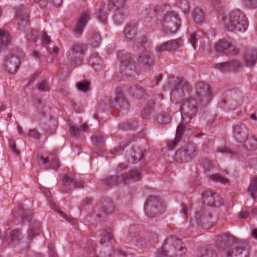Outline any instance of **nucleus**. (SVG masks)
Returning a JSON list of instances; mask_svg holds the SVG:
<instances>
[{"label":"nucleus","mask_w":257,"mask_h":257,"mask_svg":"<svg viewBox=\"0 0 257 257\" xmlns=\"http://www.w3.org/2000/svg\"><path fill=\"white\" fill-rule=\"evenodd\" d=\"M201 102L193 97H190L185 100L180 107L182 115V122L180 123L176 130V137L174 141L168 144V147L172 150L178 143L184 131L185 125L190 122L197 112L198 104Z\"/></svg>","instance_id":"1"},{"label":"nucleus","mask_w":257,"mask_h":257,"mask_svg":"<svg viewBox=\"0 0 257 257\" xmlns=\"http://www.w3.org/2000/svg\"><path fill=\"white\" fill-rule=\"evenodd\" d=\"M224 27L228 31L244 32L247 26L246 18L238 10H232L223 18Z\"/></svg>","instance_id":"2"},{"label":"nucleus","mask_w":257,"mask_h":257,"mask_svg":"<svg viewBox=\"0 0 257 257\" xmlns=\"http://www.w3.org/2000/svg\"><path fill=\"white\" fill-rule=\"evenodd\" d=\"M141 174L138 171L131 170L123 174L121 177L116 176H108L104 179V183L106 186L117 185L122 182L125 184L131 183L141 179Z\"/></svg>","instance_id":"3"},{"label":"nucleus","mask_w":257,"mask_h":257,"mask_svg":"<svg viewBox=\"0 0 257 257\" xmlns=\"http://www.w3.org/2000/svg\"><path fill=\"white\" fill-rule=\"evenodd\" d=\"M145 210L147 215L153 217L164 212L165 206L160 198L157 196L149 197L145 204Z\"/></svg>","instance_id":"4"},{"label":"nucleus","mask_w":257,"mask_h":257,"mask_svg":"<svg viewBox=\"0 0 257 257\" xmlns=\"http://www.w3.org/2000/svg\"><path fill=\"white\" fill-rule=\"evenodd\" d=\"M163 31L167 35L174 34L180 26L178 15L174 12L167 13L162 22Z\"/></svg>","instance_id":"5"},{"label":"nucleus","mask_w":257,"mask_h":257,"mask_svg":"<svg viewBox=\"0 0 257 257\" xmlns=\"http://www.w3.org/2000/svg\"><path fill=\"white\" fill-rule=\"evenodd\" d=\"M215 51L226 54L235 55L239 52V49L233 45L231 39H223L218 41L214 45Z\"/></svg>","instance_id":"6"},{"label":"nucleus","mask_w":257,"mask_h":257,"mask_svg":"<svg viewBox=\"0 0 257 257\" xmlns=\"http://www.w3.org/2000/svg\"><path fill=\"white\" fill-rule=\"evenodd\" d=\"M22 56L23 53L21 51H13L8 55L5 66L10 74H13L17 72Z\"/></svg>","instance_id":"7"},{"label":"nucleus","mask_w":257,"mask_h":257,"mask_svg":"<svg viewBox=\"0 0 257 257\" xmlns=\"http://www.w3.org/2000/svg\"><path fill=\"white\" fill-rule=\"evenodd\" d=\"M86 50V47L83 44H75L67 52V57L68 60L74 63L81 61Z\"/></svg>","instance_id":"8"},{"label":"nucleus","mask_w":257,"mask_h":257,"mask_svg":"<svg viewBox=\"0 0 257 257\" xmlns=\"http://www.w3.org/2000/svg\"><path fill=\"white\" fill-rule=\"evenodd\" d=\"M195 92V98L201 102L208 100L211 94L209 85L202 82H198L196 84Z\"/></svg>","instance_id":"9"},{"label":"nucleus","mask_w":257,"mask_h":257,"mask_svg":"<svg viewBox=\"0 0 257 257\" xmlns=\"http://www.w3.org/2000/svg\"><path fill=\"white\" fill-rule=\"evenodd\" d=\"M183 45V40L181 38L169 41L159 46L156 48L157 52L160 53L165 51L176 50Z\"/></svg>","instance_id":"10"},{"label":"nucleus","mask_w":257,"mask_h":257,"mask_svg":"<svg viewBox=\"0 0 257 257\" xmlns=\"http://www.w3.org/2000/svg\"><path fill=\"white\" fill-rule=\"evenodd\" d=\"M40 159L47 169H55L60 166L59 161L54 154H50L46 157L42 156Z\"/></svg>","instance_id":"11"},{"label":"nucleus","mask_w":257,"mask_h":257,"mask_svg":"<svg viewBox=\"0 0 257 257\" xmlns=\"http://www.w3.org/2000/svg\"><path fill=\"white\" fill-rule=\"evenodd\" d=\"M189 90V85L188 82L184 80L179 81L175 88L171 93V98L176 97L177 95L182 96L185 91Z\"/></svg>","instance_id":"12"},{"label":"nucleus","mask_w":257,"mask_h":257,"mask_svg":"<svg viewBox=\"0 0 257 257\" xmlns=\"http://www.w3.org/2000/svg\"><path fill=\"white\" fill-rule=\"evenodd\" d=\"M234 134L236 140L243 142L247 137V130L243 124L239 123L234 126Z\"/></svg>","instance_id":"13"},{"label":"nucleus","mask_w":257,"mask_h":257,"mask_svg":"<svg viewBox=\"0 0 257 257\" xmlns=\"http://www.w3.org/2000/svg\"><path fill=\"white\" fill-rule=\"evenodd\" d=\"M88 20L89 15L86 12L83 13L80 16L74 28V32L78 36H80L82 34Z\"/></svg>","instance_id":"14"},{"label":"nucleus","mask_w":257,"mask_h":257,"mask_svg":"<svg viewBox=\"0 0 257 257\" xmlns=\"http://www.w3.org/2000/svg\"><path fill=\"white\" fill-rule=\"evenodd\" d=\"M247 251L240 247L231 246L226 251V257H248Z\"/></svg>","instance_id":"15"},{"label":"nucleus","mask_w":257,"mask_h":257,"mask_svg":"<svg viewBox=\"0 0 257 257\" xmlns=\"http://www.w3.org/2000/svg\"><path fill=\"white\" fill-rule=\"evenodd\" d=\"M73 184L75 188H81L84 187V183L82 181H76L72 175L68 174L65 175L63 178V186L65 187L70 186Z\"/></svg>","instance_id":"16"},{"label":"nucleus","mask_w":257,"mask_h":257,"mask_svg":"<svg viewBox=\"0 0 257 257\" xmlns=\"http://www.w3.org/2000/svg\"><path fill=\"white\" fill-rule=\"evenodd\" d=\"M216 195V193L209 191L203 192L202 194L203 203L207 206H213L214 205Z\"/></svg>","instance_id":"17"},{"label":"nucleus","mask_w":257,"mask_h":257,"mask_svg":"<svg viewBox=\"0 0 257 257\" xmlns=\"http://www.w3.org/2000/svg\"><path fill=\"white\" fill-rule=\"evenodd\" d=\"M29 18L28 14L25 12V10L23 6H20L16 9V14L15 17L16 21H17L18 25H20V23H27Z\"/></svg>","instance_id":"18"},{"label":"nucleus","mask_w":257,"mask_h":257,"mask_svg":"<svg viewBox=\"0 0 257 257\" xmlns=\"http://www.w3.org/2000/svg\"><path fill=\"white\" fill-rule=\"evenodd\" d=\"M20 233L18 230H14L10 232L9 236L6 238V241L11 246H14L19 243L20 240Z\"/></svg>","instance_id":"19"},{"label":"nucleus","mask_w":257,"mask_h":257,"mask_svg":"<svg viewBox=\"0 0 257 257\" xmlns=\"http://www.w3.org/2000/svg\"><path fill=\"white\" fill-rule=\"evenodd\" d=\"M257 62V52L250 50L247 52L245 57V63L247 66L250 67Z\"/></svg>","instance_id":"20"},{"label":"nucleus","mask_w":257,"mask_h":257,"mask_svg":"<svg viewBox=\"0 0 257 257\" xmlns=\"http://www.w3.org/2000/svg\"><path fill=\"white\" fill-rule=\"evenodd\" d=\"M41 223L35 221L30 227L28 233V237L31 239L35 236L38 235L40 232Z\"/></svg>","instance_id":"21"},{"label":"nucleus","mask_w":257,"mask_h":257,"mask_svg":"<svg viewBox=\"0 0 257 257\" xmlns=\"http://www.w3.org/2000/svg\"><path fill=\"white\" fill-rule=\"evenodd\" d=\"M11 40V37L8 31L0 29V50L8 45Z\"/></svg>","instance_id":"22"},{"label":"nucleus","mask_w":257,"mask_h":257,"mask_svg":"<svg viewBox=\"0 0 257 257\" xmlns=\"http://www.w3.org/2000/svg\"><path fill=\"white\" fill-rule=\"evenodd\" d=\"M174 159L176 162L180 163L188 161L189 158L184 148L179 149L176 151L174 156Z\"/></svg>","instance_id":"23"},{"label":"nucleus","mask_w":257,"mask_h":257,"mask_svg":"<svg viewBox=\"0 0 257 257\" xmlns=\"http://www.w3.org/2000/svg\"><path fill=\"white\" fill-rule=\"evenodd\" d=\"M192 18L196 23L201 24L204 19V14L202 10L199 7L195 8L192 12Z\"/></svg>","instance_id":"24"},{"label":"nucleus","mask_w":257,"mask_h":257,"mask_svg":"<svg viewBox=\"0 0 257 257\" xmlns=\"http://www.w3.org/2000/svg\"><path fill=\"white\" fill-rule=\"evenodd\" d=\"M247 191L253 199H257V177L251 180Z\"/></svg>","instance_id":"25"},{"label":"nucleus","mask_w":257,"mask_h":257,"mask_svg":"<svg viewBox=\"0 0 257 257\" xmlns=\"http://www.w3.org/2000/svg\"><path fill=\"white\" fill-rule=\"evenodd\" d=\"M115 100L116 102L119 104L120 106L122 108L125 109H127L128 108V103L124 99L121 91L119 90L116 92V96L115 97Z\"/></svg>","instance_id":"26"},{"label":"nucleus","mask_w":257,"mask_h":257,"mask_svg":"<svg viewBox=\"0 0 257 257\" xmlns=\"http://www.w3.org/2000/svg\"><path fill=\"white\" fill-rule=\"evenodd\" d=\"M69 126L71 134L75 136L79 135L81 132L85 131L88 127L86 123H83L81 125V128H79L75 124L72 123H70Z\"/></svg>","instance_id":"27"},{"label":"nucleus","mask_w":257,"mask_h":257,"mask_svg":"<svg viewBox=\"0 0 257 257\" xmlns=\"http://www.w3.org/2000/svg\"><path fill=\"white\" fill-rule=\"evenodd\" d=\"M51 207L54 211L58 212L62 217L64 218L68 222H70L72 224H74L75 223L76 220L73 218L63 212L62 211L59 209V208H58V207H57L56 205H53Z\"/></svg>","instance_id":"28"},{"label":"nucleus","mask_w":257,"mask_h":257,"mask_svg":"<svg viewBox=\"0 0 257 257\" xmlns=\"http://www.w3.org/2000/svg\"><path fill=\"white\" fill-rule=\"evenodd\" d=\"M245 141V147L252 151L257 149V139L254 137L247 138Z\"/></svg>","instance_id":"29"},{"label":"nucleus","mask_w":257,"mask_h":257,"mask_svg":"<svg viewBox=\"0 0 257 257\" xmlns=\"http://www.w3.org/2000/svg\"><path fill=\"white\" fill-rule=\"evenodd\" d=\"M187 154L189 159L192 158L197 154V151L195 145H188L184 148Z\"/></svg>","instance_id":"30"},{"label":"nucleus","mask_w":257,"mask_h":257,"mask_svg":"<svg viewBox=\"0 0 257 257\" xmlns=\"http://www.w3.org/2000/svg\"><path fill=\"white\" fill-rule=\"evenodd\" d=\"M77 89L82 92H86L90 90V84L87 81H80L76 83Z\"/></svg>","instance_id":"31"},{"label":"nucleus","mask_w":257,"mask_h":257,"mask_svg":"<svg viewBox=\"0 0 257 257\" xmlns=\"http://www.w3.org/2000/svg\"><path fill=\"white\" fill-rule=\"evenodd\" d=\"M112 237V235L110 231H104L100 234V243L102 244L110 241Z\"/></svg>","instance_id":"32"},{"label":"nucleus","mask_w":257,"mask_h":257,"mask_svg":"<svg viewBox=\"0 0 257 257\" xmlns=\"http://www.w3.org/2000/svg\"><path fill=\"white\" fill-rule=\"evenodd\" d=\"M126 0H109L108 7L109 9L115 7L117 9L122 8Z\"/></svg>","instance_id":"33"},{"label":"nucleus","mask_w":257,"mask_h":257,"mask_svg":"<svg viewBox=\"0 0 257 257\" xmlns=\"http://www.w3.org/2000/svg\"><path fill=\"white\" fill-rule=\"evenodd\" d=\"M210 178L215 182H219L222 184H226L229 182L227 178L223 177L220 174H216L210 176Z\"/></svg>","instance_id":"34"},{"label":"nucleus","mask_w":257,"mask_h":257,"mask_svg":"<svg viewBox=\"0 0 257 257\" xmlns=\"http://www.w3.org/2000/svg\"><path fill=\"white\" fill-rule=\"evenodd\" d=\"M215 68L224 72L231 71L228 62L217 64L215 65Z\"/></svg>","instance_id":"35"},{"label":"nucleus","mask_w":257,"mask_h":257,"mask_svg":"<svg viewBox=\"0 0 257 257\" xmlns=\"http://www.w3.org/2000/svg\"><path fill=\"white\" fill-rule=\"evenodd\" d=\"M124 33L128 39H132L136 35V32L131 26H128L124 30Z\"/></svg>","instance_id":"36"},{"label":"nucleus","mask_w":257,"mask_h":257,"mask_svg":"<svg viewBox=\"0 0 257 257\" xmlns=\"http://www.w3.org/2000/svg\"><path fill=\"white\" fill-rule=\"evenodd\" d=\"M144 154L142 151L140 150L135 151L132 155V162L136 163L140 161L143 157Z\"/></svg>","instance_id":"37"},{"label":"nucleus","mask_w":257,"mask_h":257,"mask_svg":"<svg viewBox=\"0 0 257 257\" xmlns=\"http://www.w3.org/2000/svg\"><path fill=\"white\" fill-rule=\"evenodd\" d=\"M91 45L94 47H97L100 42H101V38L99 35L97 34H93L90 39Z\"/></svg>","instance_id":"38"},{"label":"nucleus","mask_w":257,"mask_h":257,"mask_svg":"<svg viewBox=\"0 0 257 257\" xmlns=\"http://www.w3.org/2000/svg\"><path fill=\"white\" fill-rule=\"evenodd\" d=\"M37 87L39 90L42 91H49L50 90V87L48 82L45 80L37 84Z\"/></svg>","instance_id":"39"},{"label":"nucleus","mask_w":257,"mask_h":257,"mask_svg":"<svg viewBox=\"0 0 257 257\" xmlns=\"http://www.w3.org/2000/svg\"><path fill=\"white\" fill-rule=\"evenodd\" d=\"M199 37L198 34L196 33H193L190 36L189 41L194 48H196V43L198 40L197 37Z\"/></svg>","instance_id":"40"},{"label":"nucleus","mask_w":257,"mask_h":257,"mask_svg":"<svg viewBox=\"0 0 257 257\" xmlns=\"http://www.w3.org/2000/svg\"><path fill=\"white\" fill-rule=\"evenodd\" d=\"M149 53L147 52L144 55L140 56L138 61L140 63L148 64L149 63Z\"/></svg>","instance_id":"41"},{"label":"nucleus","mask_w":257,"mask_h":257,"mask_svg":"<svg viewBox=\"0 0 257 257\" xmlns=\"http://www.w3.org/2000/svg\"><path fill=\"white\" fill-rule=\"evenodd\" d=\"M93 138L95 145L101 144L103 143L104 141V137L100 134L94 135Z\"/></svg>","instance_id":"42"},{"label":"nucleus","mask_w":257,"mask_h":257,"mask_svg":"<svg viewBox=\"0 0 257 257\" xmlns=\"http://www.w3.org/2000/svg\"><path fill=\"white\" fill-rule=\"evenodd\" d=\"M175 248L180 252L179 255H182L186 251V248L181 245L180 241L178 239H177L176 240V246H175Z\"/></svg>","instance_id":"43"},{"label":"nucleus","mask_w":257,"mask_h":257,"mask_svg":"<svg viewBox=\"0 0 257 257\" xmlns=\"http://www.w3.org/2000/svg\"><path fill=\"white\" fill-rule=\"evenodd\" d=\"M224 203V200L220 196L217 194L216 196L215 199L214 205L213 206L214 207H220Z\"/></svg>","instance_id":"44"},{"label":"nucleus","mask_w":257,"mask_h":257,"mask_svg":"<svg viewBox=\"0 0 257 257\" xmlns=\"http://www.w3.org/2000/svg\"><path fill=\"white\" fill-rule=\"evenodd\" d=\"M228 63H229L231 71L238 68L240 66V63L237 61H229Z\"/></svg>","instance_id":"45"},{"label":"nucleus","mask_w":257,"mask_h":257,"mask_svg":"<svg viewBox=\"0 0 257 257\" xmlns=\"http://www.w3.org/2000/svg\"><path fill=\"white\" fill-rule=\"evenodd\" d=\"M245 5L252 8L257 7V0H243Z\"/></svg>","instance_id":"46"},{"label":"nucleus","mask_w":257,"mask_h":257,"mask_svg":"<svg viewBox=\"0 0 257 257\" xmlns=\"http://www.w3.org/2000/svg\"><path fill=\"white\" fill-rule=\"evenodd\" d=\"M98 19L102 23H104L106 20V16L104 12L100 10L97 14Z\"/></svg>","instance_id":"47"},{"label":"nucleus","mask_w":257,"mask_h":257,"mask_svg":"<svg viewBox=\"0 0 257 257\" xmlns=\"http://www.w3.org/2000/svg\"><path fill=\"white\" fill-rule=\"evenodd\" d=\"M137 245L138 246H143L146 244V241L145 239L142 236L138 237L136 240Z\"/></svg>","instance_id":"48"},{"label":"nucleus","mask_w":257,"mask_h":257,"mask_svg":"<svg viewBox=\"0 0 257 257\" xmlns=\"http://www.w3.org/2000/svg\"><path fill=\"white\" fill-rule=\"evenodd\" d=\"M167 251L165 248L163 247L157 252L156 257H167Z\"/></svg>","instance_id":"49"},{"label":"nucleus","mask_w":257,"mask_h":257,"mask_svg":"<svg viewBox=\"0 0 257 257\" xmlns=\"http://www.w3.org/2000/svg\"><path fill=\"white\" fill-rule=\"evenodd\" d=\"M28 136L34 138H38L39 137L40 135L38 132L36 130L34 129L31 130L29 132Z\"/></svg>","instance_id":"50"},{"label":"nucleus","mask_w":257,"mask_h":257,"mask_svg":"<svg viewBox=\"0 0 257 257\" xmlns=\"http://www.w3.org/2000/svg\"><path fill=\"white\" fill-rule=\"evenodd\" d=\"M10 147L11 150L15 154L18 155L19 154V152L18 150H17L16 148L15 142L13 141H11L9 143Z\"/></svg>","instance_id":"51"},{"label":"nucleus","mask_w":257,"mask_h":257,"mask_svg":"<svg viewBox=\"0 0 257 257\" xmlns=\"http://www.w3.org/2000/svg\"><path fill=\"white\" fill-rule=\"evenodd\" d=\"M41 190L42 192V193L48 198H50L51 196V194L50 193V191L48 189L45 188V187H42L41 188Z\"/></svg>","instance_id":"52"},{"label":"nucleus","mask_w":257,"mask_h":257,"mask_svg":"<svg viewBox=\"0 0 257 257\" xmlns=\"http://www.w3.org/2000/svg\"><path fill=\"white\" fill-rule=\"evenodd\" d=\"M90 61L91 62L92 65H95L96 64H99L101 61L99 58L97 56L91 57Z\"/></svg>","instance_id":"53"},{"label":"nucleus","mask_w":257,"mask_h":257,"mask_svg":"<svg viewBox=\"0 0 257 257\" xmlns=\"http://www.w3.org/2000/svg\"><path fill=\"white\" fill-rule=\"evenodd\" d=\"M249 216V212L247 211H241L240 212L238 216L239 218L244 219L247 218Z\"/></svg>","instance_id":"54"},{"label":"nucleus","mask_w":257,"mask_h":257,"mask_svg":"<svg viewBox=\"0 0 257 257\" xmlns=\"http://www.w3.org/2000/svg\"><path fill=\"white\" fill-rule=\"evenodd\" d=\"M221 238L223 241H229L230 240H232L233 238V236L227 235L226 234H224L223 235L220 236Z\"/></svg>","instance_id":"55"},{"label":"nucleus","mask_w":257,"mask_h":257,"mask_svg":"<svg viewBox=\"0 0 257 257\" xmlns=\"http://www.w3.org/2000/svg\"><path fill=\"white\" fill-rule=\"evenodd\" d=\"M43 41L46 44H48L50 42V37L45 33L43 32Z\"/></svg>","instance_id":"56"},{"label":"nucleus","mask_w":257,"mask_h":257,"mask_svg":"<svg viewBox=\"0 0 257 257\" xmlns=\"http://www.w3.org/2000/svg\"><path fill=\"white\" fill-rule=\"evenodd\" d=\"M136 92H135V94L137 97H141L142 95H143L144 93V90L142 88H139L138 89H137Z\"/></svg>","instance_id":"57"},{"label":"nucleus","mask_w":257,"mask_h":257,"mask_svg":"<svg viewBox=\"0 0 257 257\" xmlns=\"http://www.w3.org/2000/svg\"><path fill=\"white\" fill-rule=\"evenodd\" d=\"M123 149H122V148H118V149H115L114 151H113V152L112 153L114 155H120L122 153V152H123Z\"/></svg>","instance_id":"58"},{"label":"nucleus","mask_w":257,"mask_h":257,"mask_svg":"<svg viewBox=\"0 0 257 257\" xmlns=\"http://www.w3.org/2000/svg\"><path fill=\"white\" fill-rule=\"evenodd\" d=\"M52 2L56 7H59L61 5L62 0H52Z\"/></svg>","instance_id":"59"},{"label":"nucleus","mask_w":257,"mask_h":257,"mask_svg":"<svg viewBox=\"0 0 257 257\" xmlns=\"http://www.w3.org/2000/svg\"><path fill=\"white\" fill-rule=\"evenodd\" d=\"M150 112H151V110L149 108H145L144 110L142 111V114L143 116V117H145L146 116L145 113L149 114V113H150Z\"/></svg>","instance_id":"60"},{"label":"nucleus","mask_w":257,"mask_h":257,"mask_svg":"<svg viewBox=\"0 0 257 257\" xmlns=\"http://www.w3.org/2000/svg\"><path fill=\"white\" fill-rule=\"evenodd\" d=\"M252 236L257 239V229H253L251 231Z\"/></svg>","instance_id":"61"},{"label":"nucleus","mask_w":257,"mask_h":257,"mask_svg":"<svg viewBox=\"0 0 257 257\" xmlns=\"http://www.w3.org/2000/svg\"><path fill=\"white\" fill-rule=\"evenodd\" d=\"M33 36H34V38H28V39H29L30 41H31V40L33 41H36V40H37V35H36V32H34V33L32 34Z\"/></svg>","instance_id":"62"},{"label":"nucleus","mask_w":257,"mask_h":257,"mask_svg":"<svg viewBox=\"0 0 257 257\" xmlns=\"http://www.w3.org/2000/svg\"><path fill=\"white\" fill-rule=\"evenodd\" d=\"M162 78V76L161 74L156 77V84L157 85L158 84L159 82L161 80Z\"/></svg>","instance_id":"63"},{"label":"nucleus","mask_w":257,"mask_h":257,"mask_svg":"<svg viewBox=\"0 0 257 257\" xmlns=\"http://www.w3.org/2000/svg\"><path fill=\"white\" fill-rule=\"evenodd\" d=\"M90 202H91V199H87V198L85 199L83 201L82 205H85L89 203Z\"/></svg>","instance_id":"64"}]
</instances>
